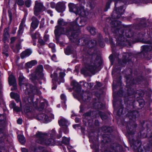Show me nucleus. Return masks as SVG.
Returning <instances> with one entry per match:
<instances>
[{"label":"nucleus","instance_id":"f704fd0d","mask_svg":"<svg viewBox=\"0 0 152 152\" xmlns=\"http://www.w3.org/2000/svg\"><path fill=\"white\" fill-rule=\"evenodd\" d=\"M8 45H5L4 46V47L3 48V50H4V51L5 52V53L4 52L3 53H4L5 54L6 56H8V54L7 53H6L8 51Z\"/></svg>","mask_w":152,"mask_h":152},{"label":"nucleus","instance_id":"dca6fc26","mask_svg":"<svg viewBox=\"0 0 152 152\" xmlns=\"http://www.w3.org/2000/svg\"><path fill=\"white\" fill-rule=\"evenodd\" d=\"M65 8V5L63 2H59L57 4L56 9L58 12H60L64 11Z\"/></svg>","mask_w":152,"mask_h":152},{"label":"nucleus","instance_id":"1a4fd4ad","mask_svg":"<svg viewBox=\"0 0 152 152\" xmlns=\"http://www.w3.org/2000/svg\"><path fill=\"white\" fill-rule=\"evenodd\" d=\"M125 9L124 8L123 6L118 7L113 12L112 17L114 18H120L122 14H123L125 11Z\"/></svg>","mask_w":152,"mask_h":152},{"label":"nucleus","instance_id":"9d476101","mask_svg":"<svg viewBox=\"0 0 152 152\" xmlns=\"http://www.w3.org/2000/svg\"><path fill=\"white\" fill-rule=\"evenodd\" d=\"M119 33V35L115 36V38L116 39L117 43L119 45H123L124 44V42L126 41V39L123 37L122 34H123V31L121 30L118 31Z\"/></svg>","mask_w":152,"mask_h":152},{"label":"nucleus","instance_id":"4c0bfd02","mask_svg":"<svg viewBox=\"0 0 152 152\" xmlns=\"http://www.w3.org/2000/svg\"><path fill=\"white\" fill-rule=\"evenodd\" d=\"M125 36L127 38L131 37L132 36V32L129 31H127L125 33Z\"/></svg>","mask_w":152,"mask_h":152},{"label":"nucleus","instance_id":"393cba45","mask_svg":"<svg viewBox=\"0 0 152 152\" xmlns=\"http://www.w3.org/2000/svg\"><path fill=\"white\" fill-rule=\"evenodd\" d=\"M115 1H116L115 4V7H118L120 5L122 2H123V3H124L127 0H113Z\"/></svg>","mask_w":152,"mask_h":152},{"label":"nucleus","instance_id":"8fccbe9b","mask_svg":"<svg viewBox=\"0 0 152 152\" xmlns=\"http://www.w3.org/2000/svg\"><path fill=\"white\" fill-rule=\"evenodd\" d=\"M8 13L9 14V16L10 18V20H11L12 18V14L11 11L10 10L8 11Z\"/></svg>","mask_w":152,"mask_h":152},{"label":"nucleus","instance_id":"a211bd4d","mask_svg":"<svg viewBox=\"0 0 152 152\" xmlns=\"http://www.w3.org/2000/svg\"><path fill=\"white\" fill-rule=\"evenodd\" d=\"M32 51L31 50L27 49L25 51L23 52L21 54V57L22 59H23L25 57L28 56L32 53Z\"/></svg>","mask_w":152,"mask_h":152},{"label":"nucleus","instance_id":"4be33fe9","mask_svg":"<svg viewBox=\"0 0 152 152\" xmlns=\"http://www.w3.org/2000/svg\"><path fill=\"white\" fill-rule=\"evenodd\" d=\"M62 131H63L65 134H67L68 133V130L67 129V126L62 127L60 131H59V136H58V138L61 137L62 136Z\"/></svg>","mask_w":152,"mask_h":152},{"label":"nucleus","instance_id":"864d4df0","mask_svg":"<svg viewBox=\"0 0 152 152\" xmlns=\"http://www.w3.org/2000/svg\"><path fill=\"white\" fill-rule=\"evenodd\" d=\"M109 8H110V5H109V3H107V4L104 10V11H107L108 9Z\"/></svg>","mask_w":152,"mask_h":152},{"label":"nucleus","instance_id":"39448f33","mask_svg":"<svg viewBox=\"0 0 152 152\" xmlns=\"http://www.w3.org/2000/svg\"><path fill=\"white\" fill-rule=\"evenodd\" d=\"M36 135L38 138L37 142L38 143L47 145H53L54 144V139L49 138L48 134L38 132L37 133Z\"/></svg>","mask_w":152,"mask_h":152},{"label":"nucleus","instance_id":"4d7b16f0","mask_svg":"<svg viewBox=\"0 0 152 152\" xmlns=\"http://www.w3.org/2000/svg\"><path fill=\"white\" fill-rule=\"evenodd\" d=\"M22 122V120L21 119L19 118L17 120V123L18 124H21Z\"/></svg>","mask_w":152,"mask_h":152},{"label":"nucleus","instance_id":"412c9836","mask_svg":"<svg viewBox=\"0 0 152 152\" xmlns=\"http://www.w3.org/2000/svg\"><path fill=\"white\" fill-rule=\"evenodd\" d=\"M9 30V27L5 28L4 30L3 34L4 36V41H6L8 38L9 37V34L8 33Z\"/></svg>","mask_w":152,"mask_h":152},{"label":"nucleus","instance_id":"e2e57ef3","mask_svg":"<svg viewBox=\"0 0 152 152\" xmlns=\"http://www.w3.org/2000/svg\"><path fill=\"white\" fill-rule=\"evenodd\" d=\"M81 72L82 73L84 74H86V71L85 70V69H82L81 70Z\"/></svg>","mask_w":152,"mask_h":152},{"label":"nucleus","instance_id":"bb28decb","mask_svg":"<svg viewBox=\"0 0 152 152\" xmlns=\"http://www.w3.org/2000/svg\"><path fill=\"white\" fill-rule=\"evenodd\" d=\"M87 29L90 31L92 35H94L95 34L96 31L94 28L89 26L87 27Z\"/></svg>","mask_w":152,"mask_h":152},{"label":"nucleus","instance_id":"20e7f679","mask_svg":"<svg viewBox=\"0 0 152 152\" xmlns=\"http://www.w3.org/2000/svg\"><path fill=\"white\" fill-rule=\"evenodd\" d=\"M19 85L22 87L26 92L28 94L31 92L34 94H39V91L35 87L32 88L31 87L29 84L27 83V81L26 80L22 75H20L19 77Z\"/></svg>","mask_w":152,"mask_h":152},{"label":"nucleus","instance_id":"bf43d9fd","mask_svg":"<svg viewBox=\"0 0 152 152\" xmlns=\"http://www.w3.org/2000/svg\"><path fill=\"white\" fill-rule=\"evenodd\" d=\"M115 82H116L115 81H114L113 83V90H114V89L116 88V85L115 84L114 85V83Z\"/></svg>","mask_w":152,"mask_h":152},{"label":"nucleus","instance_id":"6ab92c4d","mask_svg":"<svg viewBox=\"0 0 152 152\" xmlns=\"http://www.w3.org/2000/svg\"><path fill=\"white\" fill-rule=\"evenodd\" d=\"M58 122L59 125L63 127L67 126V125L68 124V121L65 118H61Z\"/></svg>","mask_w":152,"mask_h":152},{"label":"nucleus","instance_id":"f8f14e48","mask_svg":"<svg viewBox=\"0 0 152 152\" xmlns=\"http://www.w3.org/2000/svg\"><path fill=\"white\" fill-rule=\"evenodd\" d=\"M61 70L60 69H57V70L55 71L53 73V75H51V76L52 79V81L53 82V81L56 80L57 77V73L59 74V77L60 81L61 82L63 83L64 82V80L63 77L65 75V74L64 72H61Z\"/></svg>","mask_w":152,"mask_h":152},{"label":"nucleus","instance_id":"b1692460","mask_svg":"<svg viewBox=\"0 0 152 152\" xmlns=\"http://www.w3.org/2000/svg\"><path fill=\"white\" fill-rule=\"evenodd\" d=\"M10 106H12L14 107L13 110L17 112H18L21 110V108L19 107L15 106V104L14 102H12L10 104Z\"/></svg>","mask_w":152,"mask_h":152},{"label":"nucleus","instance_id":"680f3d73","mask_svg":"<svg viewBox=\"0 0 152 152\" xmlns=\"http://www.w3.org/2000/svg\"><path fill=\"white\" fill-rule=\"evenodd\" d=\"M22 152H28V150L24 148L22 149Z\"/></svg>","mask_w":152,"mask_h":152},{"label":"nucleus","instance_id":"5fc2aeb1","mask_svg":"<svg viewBox=\"0 0 152 152\" xmlns=\"http://www.w3.org/2000/svg\"><path fill=\"white\" fill-rule=\"evenodd\" d=\"M46 12H47V13L50 14V15L51 16H53V15L52 13V12L51 10H47Z\"/></svg>","mask_w":152,"mask_h":152},{"label":"nucleus","instance_id":"69168bd1","mask_svg":"<svg viewBox=\"0 0 152 152\" xmlns=\"http://www.w3.org/2000/svg\"><path fill=\"white\" fill-rule=\"evenodd\" d=\"M99 45L102 48L104 46V43L103 42H100L99 44Z\"/></svg>","mask_w":152,"mask_h":152},{"label":"nucleus","instance_id":"5701e85b","mask_svg":"<svg viewBox=\"0 0 152 152\" xmlns=\"http://www.w3.org/2000/svg\"><path fill=\"white\" fill-rule=\"evenodd\" d=\"M73 49L70 46H68L65 50V53L67 55H69L73 52Z\"/></svg>","mask_w":152,"mask_h":152},{"label":"nucleus","instance_id":"f257e3e1","mask_svg":"<svg viewBox=\"0 0 152 152\" xmlns=\"http://www.w3.org/2000/svg\"><path fill=\"white\" fill-rule=\"evenodd\" d=\"M68 6L70 12H74L76 14L82 16L77 18L75 22L71 23V26L75 29H78L80 27L85 25L86 23L83 20L84 17L86 14L84 7L81 6L79 8L77 7V6L73 3H69L68 4Z\"/></svg>","mask_w":152,"mask_h":152},{"label":"nucleus","instance_id":"423d86ee","mask_svg":"<svg viewBox=\"0 0 152 152\" xmlns=\"http://www.w3.org/2000/svg\"><path fill=\"white\" fill-rule=\"evenodd\" d=\"M43 67L42 65L37 66L34 72L29 75L30 79L34 83L36 80L39 81L44 79V74L42 72Z\"/></svg>","mask_w":152,"mask_h":152},{"label":"nucleus","instance_id":"774afa93","mask_svg":"<svg viewBox=\"0 0 152 152\" xmlns=\"http://www.w3.org/2000/svg\"><path fill=\"white\" fill-rule=\"evenodd\" d=\"M80 121V119L78 118H76L75 119V121L77 123H78Z\"/></svg>","mask_w":152,"mask_h":152},{"label":"nucleus","instance_id":"ea45409f","mask_svg":"<svg viewBox=\"0 0 152 152\" xmlns=\"http://www.w3.org/2000/svg\"><path fill=\"white\" fill-rule=\"evenodd\" d=\"M89 44H91V45L90 46L91 48L92 47L94 46L96 44V40H93L89 42Z\"/></svg>","mask_w":152,"mask_h":152},{"label":"nucleus","instance_id":"a878e982","mask_svg":"<svg viewBox=\"0 0 152 152\" xmlns=\"http://www.w3.org/2000/svg\"><path fill=\"white\" fill-rule=\"evenodd\" d=\"M18 137L19 141L20 143L23 144L25 142V139L24 136L21 135H19Z\"/></svg>","mask_w":152,"mask_h":152},{"label":"nucleus","instance_id":"49530a36","mask_svg":"<svg viewBox=\"0 0 152 152\" xmlns=\"http://www.w3.org/2000/svg\"><path fill=\"white\" fill-rule=\"evenodd\" d=\"M61 98L62 100L64 101V104H65V101L66 99V96L64 94H61Z\"/></svg>","mask_w":152,"mask_h":152},{"label":"nucleus","instance_id":"f3484780","mask_svg":"<svg viewBox=\"0 0 152 152\" xmlns=\"http://www.w3.org/2000/svg\"><path fill=\"white\" fill-rule=\"evenodd\" d=\"M23 102H24V103H25V104H26L27 105H29V104H33L34 106L36 107V102H35L34 103H33V97L32 96H30L28 99H26L23 100Z\"/></svg>","mask_w":152,"mask_h":152},{"label":"nucleus","instance_id":"cd10ccee","mask_svg":"<svg viewBox=\"0 0 152 152\" xmlns=\"http://www.w3.org/2000/svg\"><path fill=\"white\" fill-rule=\"evenodd\" d=\"M70 139L68 138H66L65 137H63L62 142L65 145H68Z\"/></svg>","mask_w":152,"mask_h":152},{"label":"nucleus","instance_id":"72a5a7b5","mask_svg":"<svg viewBox=\"0 0 152 152\" xmlns=\"http://www.w3.org/2000/svg\"><path fill=\"white\" fill-rule=\"evenodd\" d=\"M139 38L138 39H136L135 42H144V41L143 40V35L142 34L139 35Z\"/></svg>","mask_w":152,"mask_h":152},{"label":"nucleus","instance_id":"0eeeda50","mask_svg":"<svg viewBox=\"0 0 152 152\" xmlns=\"http://www.w3.org/2000/svg\"><path fill=\"white\" fill-rule=\"evenodd\" d=\"M99 66V64H98L97 61H94L86 65L85 68L88 71L94 74L98 71V67Z\"/></svg>","mask_w":152,"mask_h":152},{"label":"nucleus","instance_id":"ddd939ff","mask_svg":"<svg viewBox=\"0 0 152 152\" xmlns=\"http://www.w3.org/2000/svg\"><path fill=\"white\" fill-rule=\"evenodd\" d=\"M32 22L31 24L30 32H33L38 26L39 21L35 17L33 16L31 18Z\"/></svg>","mask_w":152,"mask_h":152},{"label":"nucleus","instance_id":"6e6552de","mask_svg":"<svg viewBox=\"0 0 152 152\" xmlns=\"http://www.w3.org/2000/svg\"><path fill=\"white\" fill-rule=\"evenodd\" d=\"M54 118L53 115L49 113H42L39 114L37 118L39 120L42 121L44 123H47L50 121Z\"/></svg>","mask_w":152,"mask_h":152},{"label":"nucleus","instance_id":"a19ab883","mask_svg":"<svg viewBox=\"0 0 152 152\" xmlns=\"http://www.w3.org/2000/svg\"><path fill=\"white\" fill-rule=\"evenodd\" d=\"M24 3L23 0H17V3L19 5L22 6L24 4Z\"/></svg>","mask_w":152,"mask_h":152},{"label":"nucleus","instance_id":"473e14b6","mask_svg":"<svg viewBox=\"0 0 152 152\" xmlns=\"http://www.w3.org/2000/svg\"><path fill=\"white\" fill-rule=\"evenodd\" d=\"M21 48V47L19 44L16 45L15 49L14 50V51L15 53H18L19 50Z\"/></svg>","mask_w":152,"mask_h":152},{"label":"nucleus","instance_id":"58836bf2","mask_svg":"<svg viewBox=\"0 0 152 152\" xmlns=\"http://www.w3.org/2000/svg\"><path fill=\"white\" fill-rule=\"evenodd\" d=\"M31 0H27L25 2V4L27 7H29L31 5Z\"/></svg>","mask_w":152,"mask_h":152},{"label":"nucleus","instance_id":"0e129e2a","mask_svg":"<svg viewBox=\"0 0 152 152\" xmlns=\"http://www.w3.org/2000/svg\"><path fill=\"white\" fill-rule=\"evenodd\" d=\"M101 86L102 84L101 83L98 82H96V86H97L98 87H100Z\"/></svg>","mask_w":152,"mask_h":152},{"label":"nucleus","instance_id":"2f4dec72","mask_svg":"<svg viewBox=\"0 0 152 152\" xmlns=\"http://www.w3.org/2000/svg\"><path fill=\"white\" fill-rule=\"evenodd\" d=\"M24 105V111L26 113H29L30 111V108L29 106V105H27L26 104H25V103H23Z\"/></svg>","mask_w":152,"mask_h":152},{"label":"nucleus","instance_id":"f03ea898","mask_svg":"<svg viewBox=\"0 0 152 152\" xmlns=\"http://www.w3.org/2000/svg\"><path fill=\"white\" fill-rule=\"evenodd\" d=\"M76 32L75 31H73L71 29H69V28H67L65 32L64 31L63 28H61L59 26H56L54 31V33L56 38H58L62 34H65L69 37L71 41L73 42H75L77 44H79L80 42L82 43L81 45H83L86 44L87 41L84 38H82L77 40L78 36L77 34H75Z\"/></svg>","mask_w":152,"mask_h":152},{"label":"nucleus","instance_id":"e433bc0d","mask_svg":"<svg viewBox=\"0 0 152 152\" xmlns=\"http://www.w3.org/2000/svg\"><path fill=\"white\" fill-rule=\"evenodd\" d=\"M49 46L52 49V51L54 53L55 52L56 50L54 48L55 45L53 43H50L49 45Z\"/></svg>","mask_w":152,"mask_h":152},{"label":"nucleus","instance_id":"7ed1b4c3","mask_svg":"<svg viewBox=\"0 0 152 152\" xmlns=\"http://www.w3.org/2000/svg\"><path fill=\"white\" fill-rule=\"evenodd\" d=\"M71 83L73 86V89L77 93L76 94H74V96L80 102H88L90 100V97L88 95L87 96H86V93H84L82 95L80 94L81 87L78 83L75 80H73Z\"/></svg>","mask_w":152,"mask_h":152},{"label":"nucleus","instance_id":"9b49d317","mask_svg":"<svg viewBox=\"0 0 152 152\" xmlns=\"http://www.w3.org/2000/svg\"><path fill=\"white\" fill-rule=\"evenodd\" d=\"M43 7V4L42 3L38 1H36L35 2L34 7V15L38 16Z\"/></svg>","mask_w":152,"mask_h":152},{"label":"nucleus","instance_id":"6e6d98bb","mask_svg":"<svg viewBox=\"0 0 152 152\" xmlns=\"http://www.w3.org/2000/svg\"><path fill=\"white\" fill-rule=\"evenodd\" d=\"M52 60L54 61H56V56L55 55H53L51 58Z\"/></svg>","mask_w":152,"mask_h":152},{"label":"nucleus","instance_id":"4468645a","mask_svg":"<svg viewBox=\"0 0 152 152\" xmlns=\"http://www.w3.org/2000/svg\"><path fill=\"white\" fill-rule=\"evenodd\" d=\"M26 19V16H24L22 19L21 23L20 25L19 29L18 31V35L19 36L21 34L23 31L24 27L25 26V22Z\"/></svg>","mask_w":152,"mask_h":152},{"label":"nucleus","instance_id":"2eb2a0df","mask_svg":"<svg viewBox=\"0 0 152 152\" xmlns=\"http://www.w3.org/2000/svg\"><path fill=\"white\" fill-rule=\"evenodd\" d=\"M9 82L10 86L14 87L15 89H17L16 81L14 76L12 74L10 75L9 77Z\"/></svg>","mask_w":152,"mask_h":152},{"label":"nucleus","instance_id":"09e8293b","mask_svg":"<svg viewBox=\"0 0 152 152\" xmlns=\"http://www.w3.org/2000/svg\"><path fill=\"white\" fill-rule=\"evenodd\" d=\"M38 42L41 45H43L44 44V42L42 39H40V38L39 39Z\"/></svg>","mask_w":152,"mask_h":152},{"label":"nucleus","instance_id":"603ef678","mask_svg":"<svg viewBox=\"0 0 152 152\" xmlns=\"http://www.w3.org/2000/svg\"><path fill=\"white\" fill-rule=\"evenodd\" d=\"M14 99H15V100L17 102H18L20 101V99L19 96L18 95V96H16V98H15Z\"/></svg>","mask_w":152,"mask_h":152},{"label":"nucleus","instance_id":"338daca9","mask_svg":"<svg viewBox=\"0 0 152 152\" xmlns=\"http://www.w3.org/2000/svg\"><path fill=\"white\" fill-rule=\"evenodd\" d=\"M89 84H90V86H93L92 84L91 83H85L84 84V85L85 86H87L88 85H89Z\"/></svg>","mask_w":152,"mask_h":152},{"label":"nucleus","instance_id":"c03bdc74","mask_svg":"<svg viewBox=\"0 0 152 152\" xmlns=\"http://www.w3.org/2000/svg\"><path fill=\"white\" fill-rule=\"evenodd\" d=\"M118 55H117V56L115 55L113 56L112 55H111L109 56V58L110 61L112 62L113 61V58L115 59L116 57H117L118 56Z\"/></svg>","mask_w":152,"mask_h":152},{"label":"nucleus","instance_id":"37998d69","mask_svg":"<svg viewBox=\"0 0 152 152\" xmlns=\"http://www.w3.org/2000/svg\"><path fill=\"white\" fill-rule=\"evenodd\" d=\"M49 39V35L47 34H45L44 37V39L45 41H47Z\"/></svg>","mask_w":152,"mask_h":152},{"label":"nucleus","instance_id":"3c124183","mask_svg":"<svg viewBox=\"0 0 152 152\" xmlns=\"http://www.w3.org/2000/svg\"><path fill=\"white\" fill-rule=\"evenodd\" d=\"M95 5L93 2L90 3L89 4V7L91 9H93L95 6Z\"/></svg>","mask_w":152,"mask_h":152},{"label":"nucleus","instance_id":"a18cd8bd","mask_svg":"<svg viewBox=\"0 0 152 152\" xmlns=\"http://www.w3.org/2000/svg\"><path fill=\"white\" fill-rule=\"evenodd\" d=\"M136 127V125H135V124H134L133 125V126L132 125L130 127V129H129V132H128L129 133V134H133V133L131 132V130L132 129V128H135Z\"/></svg>","mask_w":152,"mask_h":152},{"label":"nucleus","instance_id":"7c9ffc66","mask_svg":"<svg viewBox=\"0 0 152 152\" xmlns=\"http://www.w3.org/2000/svg\"><path fill=\"white\" fill-rule=\"evenodd\" d=\"M58 23L61 26H64L67 24V23L62 19H60L58 20Z\"/></svg>","mask_w":152,"mask_h":152},{"label":"nucleus","instance_id":"79ce46f5","mask_svg":"<svg viewBox=\"0 0 152 152\" xmlns=\"http://www.w3.org/2000/svg\"><path fill=\"white\" fill-rule=\"evenodd\" d=\"M10 96L12 98H16V96H18V94L16 93H15L13 92H11L10 94Z\"/></svg>","mask_w":152,"mask_h":152},{"label":"nucleus","instance_id":"c85d7f7f","mask_svg":"<svg viewBox=\"0 0 152 152\" xmlns=\"http://www.w3.org/2000/svg\"><path fill=\"white\" fill-rule=\"evenodd\" d=\"M40 34L37 32H36L35 34L31 35V37L33 39H35L37 38L39 39L40 37Z\"/></svg>","mask_w":152,"mask_h":152},{"label":"nucleus","instance_id":"c9c22d12","mask_svg":"<svg viewBox=\"0 0 152 152\" xmlns=\"http://www.w3.org/2000/svg\"><path fill=\"white\" fill-rule=\"evenodd\" d=\"M55 134V131L53 129L50 131L48 135L49 137H53Z\"/></svg>","mask_w":152,"mask_h":152},{"label":"nucleus","instance_id":"de8ad7c7","mask_svg":"<svg viewBox=\"0 0 152 152\" xmlns=\"http://www.w3.org/2000/svg\"><path fill=\"white\" fill-rule=\"evenodd\" d=\"M50 7L52 8H54L55 7L56 4L55 3L53 2H52L50 4Z\"/></svg>","mask_w":152,"mask_h":152},{"label":"nucleus","instance_id":"13d9d810","mask_svg":"<svg viewBox=\"0 0 152 152\" xmlns=\"http://www.w3.org/2000/svg\"><path fill=\"white\" fill-rule=\"evenodd\" d=\"M101 117L102 120L105 119L107 118V117L105 115H101Z\"/></svg>","mask_w":152,"mask_h":152},{"label":"nucleus","instance_id":"aec40b11","mask_svg":"<svg viewBox=\"0 0 152 152\" xmlns=\"http://www.w3.org/2000/svg\"><path fill=\"white\" fill-rule=\"evenodd\" d=\"M37 63V61L35 60H33L26 63V66L28 68H31L33 66L36 65Z\"/></svg>","mask_w":152,"mask_h":152},{"label":"nucleus","instance_id":"052dcab7","mask_svg":"<svg viewBox=\"0 0 152 152\" xmlns=\"http://www.w3.org/2000/svg\"><path fill=\"white\" fill-rule=\"evenodd\" d=\"M16 39V38L13 37L11 38V42L12 43Z\"/></svg>","mask_w":152,"mask_h":152},{"label":"nucleus","instance_id":"c756f323","mask_svg":"<svg viewBox=\"0 0 152 152\" xmlns=\"http://www.w3.org/2000/svg\"><path fill=\"white\" fill-rule=\"evenodd\" d=\"M48 105L47 102L46 101H44L43 102H41V107L39 108V110H41L45 106H47Z\"/></svg>","mask_w":152,"mask_h":152}]
</instances>
